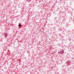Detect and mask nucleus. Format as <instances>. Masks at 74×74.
Instances as JSON below:
<instances>
[{"instance_id":"f257e3e1","label":"nucleus","mask_w":74,"mask_h":74,"mask_svg":"<svg viewBox=\"0 0 74 74\" xmlns=\"http://www.w3.org/2000/svg\"><path fill=\"white\" fill-rule=\"evenodd\" d=\"M18 26H19V27H21V25L20 24H19Z\"/></svg>"},{"instance_id":"f03ea898","label":"nucleus","mask_w":74,"mask_h":74,"mask_svg":"<svg viewBox=\"0 0 74 74\" xmlns=\"http://www.w3.org/2000/svg\"><path fill=\"white\" fill-rule=\"evenodd\" d=\"M58 53H60V52L59 51Z\"/></svg>"}]
</instances>
